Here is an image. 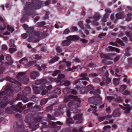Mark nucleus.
Wrapping results in <instances>:
<instances>
[{
  "mask_svg": "<svg viewBox=\"0 0 132 132\" xmlns=\"http://www.w3.org/2000/svg\"><path fill=\"white\" fill-rule=\"evenodd\" d=\"M42 5V2L37 0H31L30 2H26L24 7L25 14L21 19V22L23 23L25 22L28 16L33 14L35 10L40 9Z\"/></svg>",
  "mask_w": 132,
  "mask_h": 132,
  "instance_id": "1",
  "label": "nucleus"
},
{
  "mask_svg": "<svg viewBox=\"0 0 132 132\" xmlns=\"http://www.w3.org/2000/svg\"><path fill=\"white\" fill-rule=\"evenodd\" d=\"M71 99H73V101L68 103L67 110V115L68 117H70V110H71V109L73 107L76 108L79 107L81 102L80 99L78 98L77 96H74L71 95L65 97L64 102L65 103H67L70 101Z\"/></svg>",
  "mask_w": 132,
  "mask_h": 132,
  "instance_id": "2",
  "label": "nucleus"
},
{
  "mask_svg": "<svg viewBox=\"0 0 132 132\" xmlns=\"http://www.w3.org/2000/svg\"><path fill=\"white\" fill-rule=\"evenodd\" d=\"M46 82L45 79H43L36 81L35 84L37 85H33V90L36 94H39L42 90L45 87V84Z\"/></svg>",
  "mask_w": 132,
  "mask_h": 132,
  "instance_id": "3",
  "label": "nucleus"
},
{
  "mask_svg": "<svg viewBox=\"0 0 132 132\" xmlns=\"http://www.w3.org/2000/svg\"><path fill=\"white\" fill-rule=\"evenodd\" d=\"M31 89L29 86L27 87L22 92V94H18L17 97L15 99V101L21 100L24 102L26 103L29 101L28 98L26 96L29 94L31 92Z\"/></svg>",
  "mask_w": 132,
  "mask_h": 132,
  "instance_id": "4",
  "label": "nucleus"
},
{
  "mask_svg": "<svg viewBox=\"0 0 132 132\" xmlns=\"http://www.w3.org/2000/svg\"><path fill=\"white\" fill-rule=\"evenodd\" d=\"M3 79H4L7 81H9L11 82L9 85H6V86L7 87V88L10 87L11 89H12L11 88H14L15 89V88H17L18 89L17 90H19L20 89H21L20 86H21L22 84L20 82H19L9 77L3 78Z\"/></svg>",
  "mask_w": 132,
  "mask_h": 132,
  "instance_id": "5",
  "label": "nucleus"
},
{
  "mask_svg": "<svg viewBox=\"0 0 132 132\" xmlns=\"http://www.w3.org/2000/svg\"><path fill=\"white\" fill-rule=\"evenodd\" d=\"M102 99L99 95H97L95 97H92L88 99L89 102L90 103L93 104V105H90L91 108H97L96 106L97 104L99 105L102 103Z\"/></svg>",
  "mask_w": 132,
  "mask_h": 132,
  "instance_id": "6",
  "label": "nucleus"
},
{
  "mask_svg": "<svg viewBox=\"0 0 132 132\" xmlns=\"http://www.w3.org/2000/svg\"><path fill=\"white\" fill-rule=\"evenodd\" d=\"M26 73L25 72H20L16 75L18 80L24 84H27L29 82V78L28 77L25 75Z\"/></svg>",
  "mask_w": 132,
  "mask_h": 132,
  "instance_id": "7",
  "label": "nucleus"
},
{
  "mask_svg": "<svg viewBox=\"0 0 132 132\" xmlns=\"http://www.w3.org/2000/svg\"><path fill=\"white\" fill-rule=\"evenodd\" d=\"M42 117H37L34 118V122L30 123L29 125V128L32 129V131L36 130L39 127V124L37 122H40L42 121Z\"/></svg>",
  "mask_w": 132,
  "mask_h": 132,
  "instance_id": "8",
  "label": "nucleus"
},
{
  "mask_svg": "<svg viewBox=\"0 0 132 132\" xmlns=\"http://www.w3.org/2000/svg\"><path fill=\"white\" fill-rule=\"evenodd\" d=\"M80 37L78 35L69 36L67 38V39L62 42V45L63 46H68L70 44L71 41L76 40L79 39Z\"/></svg>",
  "mask_w": 132,
  "mask_h": 132,
  "instance_id": "9",
  "label": "nucleus"
},
{
  "mask_svg": "<svg viewBox=\"0 0 132 132\" xmlns=\"http://www.w3.org/2000/svg\"><path fill=\"white\" fill-rule=\"evenodd\" d=\"M13 127L15 132H27L24 130L23 125L19 124L18 122H15Z\"/></svg>",
  "mask_w": 132,
  "mask_h": 132,
  "instance_id": "10",
  "label": "nucleus"
},
{
  "mask_svg": "<svg viewBox=\"0 0 132 132\" xmlns=\"http://www.w3.org/2000/svg\"><path fill=\"white\" fill-rule=\"evenodd\" d=\"M13 92L12 89H11L10 87L6 88L4 91L0 92V99L5 95L9 96L12 95Z\"/></svg>",
  "mask_w": 132,
  "mask_h": 132,
  "instance_id": "11",
  "label": "nucleus"
},
{
  "mask_svg": "<svg viewBox=\"0 0 132 132\" xmlns=\"http://www.w3.org/2000/svg\"><path fill=\"white\" fill-rule=\"evenodd\" d=\"M109 74L107 71H106L104 75L103 80L100 82V85L102 86L105 84H109L111 81V79L108 77Z\"/></svg>",
  "mask_w": 132,
  "mask_h": 132,
  "instance_id": "12",
  "label": "nucleus"
},
{
  "mask_svg": "<svg viewBox=\"0 0 132 132\" xmlns=\"http://www.w3.org/2000/svg\"><path fill=\"white\" fill-rule=\"evenodd\" d=\"M88 75L86 73H82L80 75V77H82L83 78L78 79L73 82V84L74 85H76L80 81V80H86L89 81V78L87 77Z\"/></svg>",
  "mask_w": 132,
  "mask_h": 132,
  "instance_id": "13",
  "label": "nucleus"
},
{
  "mask_svg": "<svg viewBox=\"0 0 132 132\" xmlns=\"http://www.w3.org/2000/svg\"><path fill=\"white\" fill-rule=\"evenodd\" d=\"M58 77L57 79H54L52 78H50V79L51 81H55L57 83L60 82L61 80L64 78L65 77V75L62 74H60L58 75Z\"/></svg>",
  "mask_w": 132,
  "mask_h": 132,
  "instance_id": "14",
  "label": "nucleus"
},
{
  "mask_svg": "<svg viewBox=\"0 0 132 132\" xmlns=\"http://www.w3.org/2000/svg\"><path fill=\"white\" fill-rule=\"evenodd\" d=\"M17 109L14 105H12L10 107H8L6 110V112L8 114H11L14 111H16Z\"/></svg>",
  "mask_w": 132,
  "mask_h": 132,
  "instance_id": "15",
  "label": "nucleus"
},
{
  "mask_svg": "<svg viewBox=\"0 0 132 132\" xmlns=\"http://www.w3.org/2000/svg\"><path fill=\"white\" fill-rule=\"evenodd\" d=\"M30 75L31 78L33 79H35L39 76V74L38 71H34L31 72Z\"/></svg>",
  "mask_w": 132,
  "mask_h": 132,
  "instance_id": "16",
  "label": "nucleus"
},
{
  "mask_svg": "<svg viewBox=\"0 0 132 132\" xmlns=\"http://www.w3.org/2000/svg\"><path fill=\"white\" fill-rule=\"evenodd\" d=\"M82 114H79L76 115L73 117L74 119L75 120H77L76 122L77 123H79L82 122Z\"/></svg>",
  "mask_w": 132,
  "mask_h": 132,
  "instance_id": "17",
  "label": "nucleus"
},
{
  "mask_svg": "<svg viewBox=\"0 0 132 132\" xmlns=\"http://www.w3.org/2000/svg\"><path fill=\"white\" fill-rule=\"evenodd\" d=\"M28 41L29 42H36L38 41V39L36 38V37L32 35V34H29V38L28 39Z\"/></svg>",
  "mask_w": 132,
  "mask_h": 132,
  "instance_id": "18",
  "label": "nucleus"
},
{
  "mask_svg": "<svg viewBox=\"0 0 132 132\" xmlns=\"http://www.w3.org/2000/svg\"><path fill=\"white\" fill-rule=\"evenodd\" d=\"M56 124L60 125H62L63 124L60 121H57L56 122H54L50 121L49 122V126L50 127H56V126H57Z\"/></svg>",
  "mask_w": 132,
  "mask_h": 132,
  "instance_id": "19",
  "label": "nucleus"
},
{
  "mask_svg": "<svg viewBox=\"0 0 132 132\" xmlns=\"http://www.w3.org/2000/svg\"><path fill=\"white\" fill-rule=\"evenodd\" d=\"M105 50L108 51H116L118 53H119L120 52L119 49L111 46H109L107 48L105 49Z\"/></svg>",
  "mask_w": 132,
  "mask_h": 132,
  "instance_id": "20",
  "label": "nucleus"
},
{
  "mask_svg": "<svg viewBox=\"0 0 132 132\" xmlns=\"http://www.w3.org/2000/svg\"><path fill=\"white\" fill-rule=\"evenodd\" d=\"M125 106L123 108V110H125V113H129L131 110L130 105L128 104H124Z\"/></svg>",
  "mask_w": 132,
  "mask_h": 132,
  "instance_id": "21",
  "label": "nucleus"
},
{
  "mask_svg": "<svg viewBox=\"0 0 132 132\" xmlns=\"http://www.w3.org/2000/svg\"><path fill=\"white\" fill-rule=\"evenodd\" d=\"M112 55V54H106L101 53L100 54V56L102 58H105L106 59H110Z\"/></svg>",
  "mask_w": 132,
  "mask_h": 132,
  "instance_id": "22",
  "label": "nucleus"
},
{
  "mask_svg": "<svg viewBox=\"0 0 132 132\" xmlns=\"http://www.w3.org/2000/svg\"><path fill=\"white\" fill-rule=\"evenodd\" d=\"M113 116L114 117H118L120 116V109L117 108L114 111L112 114Z\"/></svg>",
  "mask_w": 132,
  "mask_h": 132,
  "instance_id": "23",
  "label": "nucleus"
},
{
  "mask_svg": "<svg viewBox=\"0 0 132 132\" xmlns=\"http://www.w3.org/2000/svg\"><path fill=\"white\" fill-rule=\"evenodd\" d=\"M7 105V101L2 100L0 101V108H4Z\"/></svg>",
  "mask_w": 132,
  "mask_h": 132,
  "instance_id": "24",
  "label": "nucleus"
},
{
  "mask_svg": "<svg viewBox=\"0 0 132 132\" xmlns=\"http://www.w3.org/2000/svg\"><path fill=\"white\" fill-rule=\"evenodd\" d=\"M22 105L23 104L21 102H19L17 104V105L15 106V108H17L16 110V111L21 113V112L22 110H21V109Z\"/></svg>",
  "mask_w": 132,
  "mask_h": 132,
  "instance_id": "25",
  "label": "nucleus"
},
{
  "mask_svg": "<svg viewBox=\"0 0 132 132\" xmlns=\"http://www.w3.org/2000/svg\"><path fill=\"white\" fill-rule=\"evenodd\" d=\"M124 13L123 12L117 13L116 15V19H122L124 17Z\"/></svg>",
  "mask_w": 132,
  "mask_h": 132,
  "instance_id": "26",
  "label": "nucleus"
},
{
  "mask_svg": "<svg viewBox=\"0 0 132 132\" xmlns=\"http://www.w3.org/2000/svg\"><path fill=\"white\" fill-rule=\"evenodd\" d=\"M106 67L107 66L105 65L101 69H100L98 70H97V71L98 72V74L102 75L104 73Z\"/></svg>",
  "mask_w": 132,
  "mask_h": 132,
  "instance_id": "27",
  "label": "nucleus"
},
{
  "mask_svg": "<svg viewBox=\"0 0 132 132\" xmlns=\"http://www.w3.org/2000/svg\"><path fill=\"white\" fill-rule=\"evenodd\" d=\"M90 93L91 94H93L97 95H99L98 94L100 93V90L99 89H97L95 91L92 90L90 91Z\"/></svg>",
  "mask_w": 132,
  "mask_h": 132,
  "instance_id": "28",
  "label": "nucleus"
},
{
  "mask_svg": "<svg viewBox=\"0 0 132 132\" xmlns=\"http://www.w3.org/2000/svg\"><path fill=\"white\" fill-rule=\"evenodd\" d=\"M100 15L98 13H96L93 16V18L95 21L98 20L100 18Z\"/></svg>",
  "mask_w": 132,
  "mask_h": 132,
  "instance_id": "29",
  "label": "nucleus"
},
{
  "mask_svg": "<svg viewBox=\"0 0 132 132\" xmlns=\"http://www.w3.org/2000/svg\"><path fill=\"white\" fill-rule=\"evenodd\" d=\"M80 91L81 93L82 94L86 93L88 92V90L86 88H81Z\"/></svg>",
  "mask_w": 132,
  "mask_h": 132,
  "instance_id": "30",
  "label": "nucleus"
},
{
  "mask_svg": "<svg viewBox=\"0 0 132 132\" xmlns=\"http://www.w3.org/2000/svg\"><path fill=\"white\" fill-rule=\"evenodd\" d=\"M74 122L72 118H69L67 119L66 123L67 124L69 125L70 124L73 123Z\"/></svg>",
  "mask_w": 132,
  "mask_h": 132,
  "instance_id": "31",
  "label": "nucleus"
},
{
  "mask_svg": "<svg viewBox=\"0 0 132 132\" xmlns=\"http://www.w3.org/2000/svg\"><path fill=\"white\" fill-rule=\"evenodd\" d=\"M34 28L33 27H29L28 30V31H27V32L29 34H32V33L34 31Z\"/></svg>",
  "mask_w": 132,
  "mask_h": 132,
  "instance_id": "32",
  "label": "nucleus"
},
{
  "mask_svg": "<svg viewBox=\"0 0 132 132\" xmlns=\"http://www.w3.org/2000/svg\"><path fill=\"white\" fill-rule=\"evenodd\" d=\"M37 68H38V69L39 70H41L42 68L43 69H46V65H43L42 66V67L39 66V65H38L36 64L35 65Z\"/></svg>",
  "mask_w": 132,
  "mask_h": 132,
  "instance_id": "33",
  "label": "nucleus"
},
{
  "mask_svg": "<svg viewBox=\"0 0 132 132\" xmlns=\"http://www.w3.org/2000/svg\"><path fill=\"white\" fill-rule=\"evenodd\" d=\"M42 126L40 128V129L42 131H43V129L44 128H47L48 127H50L49 125L48 126L47 125V123L46 122H43L42 123Z\"/></svg>",
  "mask_w": 132,
  "mask_h": 132,
  "instance_id": "34",
  "label": "nucleus"
},
{
  "mask_svg": "<svg viewBox=\"0 0 132 132\" xmlns=\"http://www.w3.org/2000/svg\"><path fill=\"white\" fill-rule=\"evenodd\" d=\"M116 42L117 44L118 43L122 46H124L125 45V44H123V42L119 38H117V39Z\"/></svg>",
  "mask_w": 132,
  "mask_h": 132,
  "instance_id": "35",
  "label": "nucleus"
},
{
  "mask_svg": "<svg viewBox=\"0 0 132 132\" xmlns=\"http://www.w3.org/2000/svg\"><path fill=\"white\" fill-rule=\"evenodd\" d=\"M45 24L44 21H43L38 22L36 24L37 26L38 27H41L44 26Z\"/></svg>",
  "mask_w": 132,
  "mask_h": 132,
  "instance_id": "36",
  "label": "nucleus"
},
{
  "mask_svg": "<svg viewBox=\"0 0 132 132\" xmlns=\"http://www.w3.org/2000/svg\"><path fill=\"white\" fill-rule=\"evenodd\" d=\"M115 101L118 103H122L123 102V100L122 98L120 97H119L116 98L115 100Z\"/></svg>",
  "mask_w": 132,
  "mask_h": 132,
  "instance_id": "37",
  "label": "nucleus"
},
{
  "mask_svg": "<svg viewBox=\"0 0 132 132\" xmlns=\"http://www.w3.org/2000/svg\"><path fill=\"white\" fill-rule=\"evenodd\" d=\"M32 35H33L34 36L36 37H39L40 35V32L38 31H35L33 32L32 33Z\"/></svg>",
  "mask_w": 132,
  "mask_h": 132,
  "instance_id": "38",
  "label": "nucleus"
},
{
  "mask_svg": "<svg viewBox=\"0 0 132 132\" xmlns=\"http://www.w3.org/2000/svg\"><path fill=\"white\" fill-rule=\"evenodd\" d=\"M48 99V98H47L46 99L44 98L42 99L40 102L41 105H43L44 104H46L47 101Z\"/></svg>",
  "mask_w": 132,
  "mask_h": 132,
  "instance_id": "39",
  "label": "nucleus"
},
{
  "mask_svg": "<svg viewBox=\"0 0 132 132\" xmlns=\"http://www.w3.org/2000/svg\"><path fill=\"white\" fill-rule=\"evenodd\" d=\"M27 32L22 34L21 35V37L23 39L26 38L28 36L29 37V34Z\"/></svg>",
  "mask_w": 132,
  "mask_h": 132,
  "instance_id": "40",
  "label": "nucleus"
},
{
  "mask_svg": "<svg viewBox=\"0 0 132 132\" xmlns=\"http://www.w3.org/2000/svg\"><path fill=\"white\" fill-rule=\"evenodd\" d=\"M53 105H51L47 107L46 109V111L47 112L52 111L53 109Z\"/></svg>",
  "mask_w": 132,
  "mask_h": 132,
  "instance_id": "41",
  "label": "nucleus"
},
{
  "mask_svg": "<svg viewBox=\"0 0 132 132\" xmlns=\"http://www.w3.org/2000/svg\"><path fill=\"white\" fill-rule=\"evenodd\" d=\"M71 91V90L69 88H66L63 90V92L65 94L69 93Z\"/></svg>",
  "mask_w": 132,
  "mask_h": 132,
  "instance_id": "42",
  "label": "nucleus"
},
{
  "mask_svg": "<svg viewBox=\"0 0 132 132\" xmlns=\"http://www.w3.org/2000/svg\"><path fill=\"white\" fill-rule=\"evenodd\" d=\"M120 80V78H114V84L116 85H118L119 83Z\"/></svg>",
  "mask_w": 132,
  "mask_h": 132,
  "instance_id": "43",
  "label": "nucleus"
},
{
  "mask_svg": "<svg viewBox=\"0 0 132 132\" xmlns=\"http://www.w3.org/2000/svg\"><path fill=\"white\" fill-rule=\"evenodd\" d=\"M127 86L125 85H122L121 86L120 90L121 92L123 91L126 88Z\"/></svg>",
  "mask_w": 132,
  "mask_h": 132,
  "instance_id": "44",
  "label": "nucleus"
},
{
  "mask_svg": "<svg viewBox=\"0 0 132 132\" xmlns=\"http://www.w3.org/2000/svg\"><path fill=\"white\" fill-rule=\"evenodd\" d=\"M131 14L128 13L127 14V17L126 19V20L128 21L130 20L131 19Z\"/></svg>",
  "mask_w": 132,
  "mask_h": 132,
  "instance_id": "45",
  "label": "nucleus"
},
{
  "mask_svg": "<svg viewBox=\"0 0 132 132\" xmlns=\"http://www.w3.org/2000/svg\"><path fill=\"white\" fill-rule=\"evenodd\" d=\"M7 29L8 30L11 31L12 32L14 30V29L9 25L7 26Z\"/></svg>",
  "mask_w": 132,
  "mask_h": 132,
  "instance_id": "46",
  "label": "nucleus"
},
{
  "mask_svg": "<svg viewBox=\"0 0 132 132\" xmlns=\"http://www.w3.org/2000/svg\"><path fill=\"white\" fill-rule=\"evenodd\" d=\"M9 45L11 47H16V46L14 45V42L12 39L10 40Z\"/></svg>",
  "mask_w": 132,
  "mask_h": 132,
  "instance_id": "47",
  "label": "nucleus"
},
{
  "mask_svg": "<svg viewBox=\"0 0 132 132\" xmlns=\"http://www.w3.org/2000/svg\"><path fill=\"white\" fill-rule=\"evenodd\" d=\"M5 69V67L4 66H0V73L1 74H2Z\"/></svg>",
  "mask_w": 132,
  "mask_h": 132,
  "instance_id": "48",
  "label": "nucleus"
},
{
  "mask_svg": "<svg viewBox=\"0 0 132 132\" xmlns=\"http://www.w3.org/2000/svg\"><path fill=\"white\" fill-rule=\"evenodd\" d=\"M114 98V97L113 96H108L106 97L107 100L110 102L112 100H113Z\"/></svg>",
  "mask_w": 132,
  "mask_h": 132,
  "instance_id": "49",
  "label": "nucleus"
},
{
  "mask_svg": "<svg viewBox=\"0 0 132 132\" xmlns=\"http://www.w3.org/2000/svg\"><path fill=\"white\" fill-rule=\"evenodd\" d=\"M40 106L36 104L33 108L36 109V110L37 111H40L41 110V108H40Z\"/></svg>",
  "mask_w": 132,
  "mask_h": 132,
  "instance_id": "50",
  "label": "nucleus"
},
{
  "mask_svg": "<svg viewBox=\"0 0 132 132\" xmlns=\"http://www.w3.org/2000/svg\"><path fill=\"white\" fill-rule=\"evenodd\" d=\"M61 71L60 70H56L53 72V75L54 76H56L58 74L61 73Z\"/></svg>",
  "mask_w": 132,
  "mask_h": 132,
  "instance_id": "51",
  "label": "nucleus"
},
{
  "mask_svg": "<svg viewBox=\"0 0 132 132\" xmlns=\"http://www.w3.org/2000/svg\"><path fill=\"white\" fill-rule=\"evenodd\" d=\"M6 26L4 23H3V25L0 24V30H4L6 28Z\"/></svg>",
  "mask_w": 132,
  "mask_h": 132,
  "instance_id": "52",
  "label": "nucleus"
},
{
  "mask_svg": "<svg viewBox=\"0 0 132 132\" xmlns=\"http://www.w3.org/2000/svg\"><path fill=\"white\" fill-rule=\"evenodd\" d=\"M47 116L48 119L50 120H55V118L53 116H52L49 114H48L47 115Z\"/></svg>",
  "mask_w": 132,
  "mask_h": 132,
  "instance_id": "53",
  "label": "nucleus"
},
{
  "mask_svg": "<svg viewBox=\"0 0 132 132\" xmlns=\"http://www.w3.org/2000/svg\"><path fill=\"white\" fill-rule=\"evenodd\" d=\"M45 87L44 88H43V90L42 92V94L43 95H45L46 94H47L48 92V90L46 89H45Z\"/></svg>",
  "mask_w": 132,
  "mask_h": 132,
  "instance_id": "54",
  "label": "nucleus"
},
{
  "mask_svg": "<svg viewBox=\"0 0 132 132\" xmlns=\"http://www.w3.org/2000/svg\"><path fill=\"white\" fill-rule=\"evenodd\" d=\"M78 25L82 29H84L85 28L84 27L83 23L82 21L79 22L78 24Z\"/></svg>",
  "mask_w": 132,
  "mask_h": 132,
  "instance_id": "55",
  "label": "nucleus"
},
{
  "mask_svg": "<svg viewBox=\"0 0 132 132\" xmlns=\"http://www.w3.org/2000/svg\"><path fill=\"white\" fill-rule=\"evenodd\" d=\"M105 119V116L99 117L98 118L99 122H100L103 121Z\"/></svg>",
  "mask_w": 132,
  "mask_h": 132,
  "instance_id": "56",
  "label": "nucleus"
},
{
  "mask_svg": "<svg viewBox=\"0 0 132 132\" xmlns=\"http://www.w3.org/2000/svg\"><path fill=\"white\" fill-rule=\"evenodd\" d=\"M73 132H83L82 131V128H80L79 130L77 129H73Z\"/></svg>",
  "mask_w": 132,
  "mask_h": 132,
  "instance_id": "57",
  "label": "nucleus"
},
{
  "mask_svg": "<svg viewBox=\"0 0 132 132\" xmlns=\"http://www.w3.org/2000/svg\"><path fill=\"white\" fill-rule=\"evenodd\" d=\"M56 50L57 52L60 53L62 51V50L60 46H57L56 48Z\"/></svg>",
  "mask_w": 132,
  "mask_h": 132,
  "instance_id": "58",
  "label": "nucleus"
},
{
  "mask_svg": "<svg viewBox=\"0 0 132 132\" xmlns=\"http://www.w3.org/2000/svg\"><path fill=\"white\" fill-rule=\"evenodd\" d=\"M65 64L67 67H69L71 65L72 63L69 61H67L65 62Z\"/></svg>",
  "mask_w": 132,
  "mask_h": 132,
  "instance_id": "59",
  "label": "nucleus"
},
{
  "mask_svg": "<svg viewBox=\"0 0 132 132\" xmlns=\"http://www.w3.org/2000/svg\"><path fill=\"white\" fill-rule=\"evenodd\" d=\"M61 90L60 89L57 88L56 89L54 90V93L57 94H59L61 93Z\"/></svg>",
  "mask_w": 132,
  "mask_h": 132,
  "instance_id": "60",
  "label": "nucleus"
},
{
  "mask_svg": "<svg viewBox=\"0 0 132 132\" xmlns=\"http://www.w3.org/2000/svg\"><path fill=\"white\" fill-rule=\"evenodd\" d=\"M15 101L14 100H12L11 101H9V100L7 101V105L9 104L11 105H12L13 104Z\"/></svg>",
  "mask_w": 132,
  "mask_h": 132,
  "instance_id": "61",
  "label": "nucleus"
},
{
  "mask_svg": "<svg viewBox=\"0 0 132 132\" xmlns=\"http://www.w3.org/2000/svg\"><path fill=\"white\" fill-rule=\"evenodd\" d=\"M86 88L87 89L88 92L89 90H92L93 88V87L91 85H89Z\"/></svg>",
  "mask_w": 132,
  "mask_h": 132,
  "instance_id": "62",
  "label": "nucleus"
},
{
  "mask_svg": "<svg viewBox=\"0 0 132 132\" xmlns=\"http://www.w3.org/2000/svg\"><path fill=\"white\" fill-rule=\"evenodd\" d=\"M9 50V51L11 53H12L16 51V50L15 48H10V49Z\"/></svg>",
  "mask_w": 132,
  "mask_h": 132,
  "instance_id": "63",
  "label": "nucleus"
},
{
  "mask_svg": "<svg viewBox=\"0 0 132 132\" xmlns=\"http://www.w3.org/2000/svg\"><path fill=\"white\" fill-rule=\"evenodd\" d=\"M70 32V30L68 28L65 29L64 31L63 34H68Z\"/></svg>",
  "mask_w": 132,
  "mask_h": 132,
  "instance_id": "64",
  "label": "nucleus"
}]
</instances>
